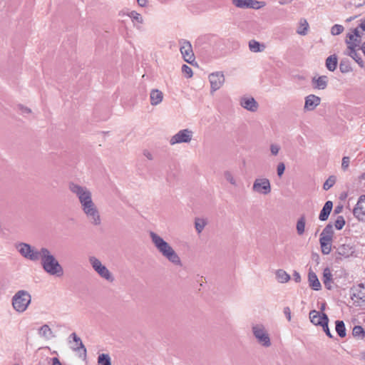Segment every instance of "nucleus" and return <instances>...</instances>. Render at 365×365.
I'll return each instance as SVG.
<instances>
[{"mask_svg": "<svg viewBox=\"0 0 365 365\" xmlns=\"http://www.w3.org/2000/svg\"><path fill=\"white\" fill-rule=\"evenodd\" d=\"M283 312H284V314L285 315L286 318L287 319V320L289 322H290L291 319H292V316H291V310H290L289 307H284L283 309Z\"/></svg>", "mask_w": 365, "mask_h": 365, "instance_id": "603ef678", "label": "nucleus"}, {"mask_svg": "<svg viewBox=\"0 0 365 365\" xmlns=\"http://www.w3.org/2000/svg\"><path fill=\"white\" fill-rule=\"evenodd\" d=\"M51 361H52L51 365H62V364L61 363V361H59V359L57 357L52 358Z\"/></svg>", "mask_w": 365, "mask_h": 365, "instance_id": "6e6d98bb", "label": "nucleus"}, {"mask_svg": "<svg viewBox=\"0 0 365 365\" xmlns=\"http://www.w3.org/2000/svg\"><path fill=\"white\" fill-rule=\"evenodd\" d=\"M348 39L346 40V43L348 45V48H360L361 43V36L359 30V28H356L353 30L351 34H347Z\"/></svg>", "mask_w": 365, "mask_h": 365, "instance_id": "ddd939ff", "label": "nucleus"}, {"mask_svg": "<svg viewBox=\"0 0 365 365\" xmlns=\"http://www.w3.org/2000/svg\"><path fill=\"white\" fill-rule=\"evenodd\" d=\"M308 281H309V287L312 289H314L315 291H319L321 289V288H322L321 283H320L317 274L311 269L309 271V273H308Z\"/></svg>", "mask_w": 365, "mask_h": 365, "instance_id": "5701e85b", "label": "nucleus"}, {"mask_svg": "<svg viewBox=\"0 0 365 365\" xmlns=\"http://www.w3.org/2000/svg\"><path fill=\"white\" fill-rule=\"evenodd\" d=\"M348 55L352 58L361 68H365V61L360 55L356 52V48H349Z\"/></svg>", "mask_w": 365, "mask_h": 365, "instance_id": "7c9ffc66", "label": "nucleus"}, {"mask_svg": "<svg viewBox=\"0 0 365 365\" xmlns=\"http://www.w3.org/2000/svg\"><path fill=\"white\" fill-rule=\"evenodd\" d=\"M339 70L342 73H346L352 71L350 62L347 58H343L339 63Z\"/></svg>", "mask_w": 365, "mask_h": 365, "instance_id": "72a5a7b5", "label": "nucleus"}, {"mask_svg": "<svg viewBox=\"0 0 365 365\" xmlns=\"http://www.w3.org/2000/svg\"><path fill=\"white\" fill-rule=\"evenodd\" d=\"M285 170V165L284 163H279L277 167V173L279 177H281Z\"/></svg>", "mask_w": 365, "mask_h": 365, "instance_id": "09e8293b", "label": "nucleus"}, {"mask_svg": "<svg viewBox=\"0 0 365 365\" xmlns=\"http://www.w3.org/2000/svg\"><path fill=\"white\" fill-rule=\"evenodd\" d=\"M309 24L305 19H301L299 21V27L297 30V33L299 35L304 36L307 34Z\"/></svg>", "mask_w": 365, "mask_h": 365, "instance_id": "f704fd0d", "label": "nucleus"}, {"mask_svg": "<svg viewBox=\"0 0 365 365\" xmlns=\"http://www.w3.org/2000/svg\"><path fill=\"white\" fill-rule=\"evenodd\" d=\"M293 279L296 282H300V281H301L300 274L298 272L294 271L293 273Z\"/></svg>", "mask_w": 365, "mask_h": 365, "instance_id": "864d4df0", "label": "nucleus"}, {"mask_svg": "<svg viewBox=\"0 0 365 365\" xmlns=\"http://www.w3.org/2000/svg\"><path fill=\"white\" fill-rule=\"evenodd\" d=\"M334 235L333 225L331 223L327 224L322 230L320 238L327 242H332Z\"/></svg>", "mask_w": 365, "mask_h": 365, "instance_id": "393cba45", "label": "nucleus"}, {"mask_svg": "<svg viewBox=\"0 0 365 365\" xmlns=\"http://www.w3.org/2000/svg\"><path fill=\"white\" fill-rule=\"evenodd\" d=\"M276 278L280 283L287 282L290 279L289 274L283 269H278L276 272Z\"/></svg>", "mask_w": 365, "mask_h": 365, "instance_id": "473e14b6", "label": "nucleus"}, {"mask_svg": "<svg viewBox=\"0 0 365 365\" xmlns=\"http://www.w3.org/2000/svg\"><path fill=\"white\" fill-rule=\"evenodd\" d=\"M192 136V132L188 129H183L178 131L176 134L171 137L170 143L175 145L177 143H189Z\"/></svg>", "mask_w": 365, "mask_h": 365, "instance_id": "9b49d317", "label": "nucleus"}, {"mask_svg": "<svg viewBox=\"0 0 365 365\" xmlns=\"http://www.w3.org/2000/svg\"><path fill=\"white\" fill-rule=\"evenodd\" d=\"M319 242L321 245L322 252L324 255H329L331 251V242H327L319 238Z\"/></svg>", "mask_w": 365, "mask_h": 365, "instance_id": "e433bc0d", "label": "nucleus"}, {"mask_svg": "<svg viewBox=\"0 0 365 365\" xmlns=\"http://www.w3.org/2000/svg\"><path fill=\"white\" fill-rule=\"evenodd\" d=\"M31 301V296L27 291L19 290L12 297V305L16 312H24Z\"/></svg>", "mask_w": 365, "mask_h": 365, "instance_id": "7ed1b4c3", "label": "nucleus"}, {"mask_svg": "<svg viewBox=\"0 0 365 365\" xmlns=\"http://www.w3.org/2000/svg\"><path fill=\"white\" fill-rule=\"evenodd\" d=\"M72 341L75 343V346H71V349L74 351L83 350V354L86 356V349L85 346L83 345L81 338L79 336H78L75 332L71 334L68 336V343L71 344Z\"/></svg>", "mask_w": 365, "mask_h": 365, "instance_id": "a211bd4d", "label": "nucleus"}, {"mask_svg": "<svg viewBox=\"0 0 365 365\" xmlns=\"http://www.w3.org/2000/svg\"><path fill=\"white\" fill-rule=\"evenodd\" d=\"M211 92L219 90L225 82V76L222 72H214L209 75Z\"/></svg>", "mask_w": 365, "mask_h": 365, "instance_id": "f8f14e48", "label": "nucleus"}, {"mask_svg": "<svg viewBox=\"0 0 365 365\" xmlns=\"http://www.w3.org/2000/svg\"><path fill=\"white\" fill-rule=\"evenodd\" d=\"M15 365H18V364H15Z\"/></svg>", "mask_w": 365, "mask_h": 365, "instance_id": "774afa93", "label": "nucleus"}, {"mask_svg": "<svg viewBox=\"0 0 365 365\" xmlns=\"http://www.w3.org/2000/svg\"><path fill=\"white\" fill-rule=\"evenodd\" d=\"M321 103V98L314 94H310L305 98L304 110L305 111L314 110Z\"/></svg>", "mask_w": 365, "mask_h": 365, "instance_id": "2eb2a0df", "label": "nucleus"}, {"mask_svg": "<svg viewBox=\"0 0 365 365\" xmlns=\"http://www.w3.org/2000/svg\"><path fill=\"white\" fill-rule=\"evenodd\" d=\"M136 28H137L138 29H140V26H136Z\"/></svg>", "mask_w": 365, "mask_h": 365, "instance_id": "69168bd1", "label": "nucleus"}, {"mask_svg": "<svg viewBox=\"0 0 365 365\" xmlns=\"http://www.w3.org/2000/svg\"><path fill=\"white\" fill-rule=\"evenodd\" d=\"M240 104L242 108L251 112H255L258 108V103L253 97H242Z\"/></svg>", "mask_w": 365, "mask_h": 365, "instance_id": "f3484780", "label": "nucleus"}, {"mask_svg": "<svg viewBox=\"0 0 365 365\" xmlns=\"http://www.w3.org/2000/svg\"><path fill=\"white\" fill-rule=\"evenodd\" d=\"M19 109L21 110L22 114L31 113V109L24 107L23 106H19Z\"/></svg>", "mask_w": 365, "mask_h": 365, "instance_id": "5fc2aeb1", "label": "nucleus"}, {"mask_svg": "<svg viewBox=\"0 0 365 365\" xmlns=\"http://www.w3.org/2000/svg\"><path fill=\"white\" fill-rule=\"evenodd\" d=\"M81 206L83 213L91 224L99 225L101 223L98 210L93 200Z\"/></svg>", "mask_w": 365, "mask_h": 365, "instance_id": "39448f33", "label": "nucleus"}, {"mask_svg": "<svg viewBox=\"0 0 365 365\" xmlns=\"http://www.w3.org/2000/svg\"><path fill=\"white\" fill-rule=\"evenodd\" d=\"M306 217L302 215L297 221L296 230L298 235L302 236L305 232Z\"/></svg>", "mask_w": 365, "mask_h": 365, "instance_id": "c756f323", "label": "nucleus"}, {"mask_svg": "<svg viewBox=\"0 0 365 365\" xmlns=\"http://www.w3.org/2000/svg\"><path fill=\"white\" fill-rule=\"evenodd\" d=\"M361 358L365 361V351L361 353Z\"/></svg>", "mask_w": 365, "mask_h": 365, "instance_id": "0e129e2a", "label": "nucleus"}, {"mask_svg": "<svg viewBox=\"0 0 365 365\" xmlns=\"http://www.w3.org/2000/svg\"><path fill=\"white\" fill-rule=\"evenodd\" d=\"M360 49L361 50L362 53H364L365 56V41L362 43V44L360 46Z\"/></svg>", "mask_w": 365, "mask_h": 365, "instance_id": "680f3d73", "label": "nucleus"}, {"mask_svg": "<svg viewBox=\"0 0 365 365\" xmlns=\"http://www.w3.org/2000/svg\"><path fill=\"white\" fill-rule=\"evenodd\" d=\"M327 316L324 312H319L316 310H312L309 312V319L311 322L317 326H321L323 324V318Z\"/></svg>", "mask_w": 365, "mask_h": 365, "instance_id": "aec40b11", "label": "nucleus"}, {"mask_svg": "<svg viewBox=\"0 0 365 365\" xmlns=\"http://www.w3.org/2000/svg\"><path fill=\"white\" fill-rule=\"evenodd\" d=\"M224 177L227 182H229L231 185L234 186H237L235 178L230 171H225L224 173Z\"/></svg>", "mask_w": 365, "mask_h": 365, "instance_id": "37998d69", "label": "nucleus"}, {"mask_svg": "<svg viewBox=\"0 0 365 365\" xmlns=\"http://www.w3.org/2000/svg\"><path fill=\"white\" fill-rule=\"evenodd\" d=\"M359 27L365 31V19L361 20Z\"/></svg>", "mask_w": 365, "mask_h": 365, "instance_id": "bf43d9fd", "label": "nucleus"}, {"mask_svg": "<svg viewBox=\"0 0 365 365\" xmlns=\"http://www.w3.org/2000/svg\"><path fill=\"white\" fill-rule=\"evenodd\" d=\"M150 237L156 249L164 257L175 265H182L180 257L166 241L154 232H150Z\"/></svg>", "mask_w": 365, "mask_h": 365, "instance_id": "f257e3e1", "label": "nucleus"}, {"mask_svg": "<svg viewBox=\"0 0 365 365\" xmlns=\"http://www.w3.org/2000/svg\"><path fill=\"white\" fill-rule=\"evenodd\" d=\"M338 58L336 54H333L327 58L325 61L326 68L329 71H334L337 67Z\"/></svg>", "mask_w": 365, "mask_h": 365, "instance_id": "cd10ccee", "label": "nucleus"}, {"mask_svg": "<svg viewBox=\"0 0 365 365\" xmlns=\"http://www.w3.org/2000/svg\"><path fill=\"white\" fill-rule=\"evenodd\" d=\"M143 154L148 160L153 159V155L149 151L145 150Z\"/></svg>", "mask_w": 365, "mask_h": 365, "instance_id": "13d9d810", "label": "nucleus"}, {"mask_svg": "<svg viewBox=\"0 0 365 365\" xmlns=\"http://www.w3.org/2000/svg\"><path fill=\"white\" fill-rule=\"evenodd\" d=\"M354 252L355 247L350 243L342 244L337 248L338 255L345 258L351 256Z\"/></svg>", "mask_w": 365, "mask_h": 365, "instance_id": "6ab92c4d", "label": "nucleus"}, {"mask_svg": "<svg viewBox=\"0 0 365 365\" xmlns=\"http://www.w3.org/2000/svg\"><path fill=\"white\" fill-rule=\"evenodd\" d=\"M40 254L41 266L46 273L57 277H61L63 274L62 266L48 249L41 247Z\"/></svg>", "mask_w": 365, "mask_h": 365, "instance_id": "f03ea898", "label": "nucleus"}, {"mask_svg": "<svg viewBox=\"0 0 365 365\" xmlns=\"http://www.w3.org/2000/svg\"><path fill=\"white\" fill-rule=\"evenodd\" d=\"M89 262L91 264L93 269L99 274L100 277L106 279L108 282H113L114 278L108 268L102 264L101 262L96 257H90Z\"/></svg>", "mask_w": 365, "mask_h": 365, "instance_id": "0eeeda50", "label": "nucleus"}, {"mask_svg": "<svg viewBox=\"0 0 365 365\" xmlns=\"http://www.w3.org/2000/svg\"><path fill=\"white\" fill-rule=\"evenodd\" d=\"M280 4H284V3L282 1H279Z\"/></svg>", "mask_w": 365, "mask_h": 365, "instance_id": "338daca9", "label": "nucleus"}, {"mask_svg": "<svg viewBox=\"0 0 365 365\" xmlns=\"http://www.w3.org/2000/svg\"><path fill=\"white\" fill-rule=\"evenodd\" d=\"M180 51L185 61L192 64L195 61V56L192 51V45L190 41L182 40L180 41Z\"/></svg>", "mask_w": 365, "mask_h": 365, "instance_id": "1a4fd4ad", "label": "nucleus"}, {"mask_svg": "<svg viewBox=\"0 0 365 365\" xmlns=\"http://www.w3.org/2000/svg\"><path fill=\"white\" fill-rule=\"evenodd\" d=\"M343 31L344 27L339 24H335L331 29V33L334 36L340 34Z\"/></svg>", "mask_w": 365, "mask_h": 365, "instance_id": "49530a36", "label": "nucleus"}, {"mask_svg": "<svg viewBox=\"0 0 365 365\" xmlns=\"http://www.w3.org/2000/svg\"><path fill=\"white\" fill-rule=\"evenodd\" d=\"M16 248L21 255L26 259L34 262L40 259L41 249L39 250H35L30 245L24 242L16 244Z\"/></svg>", "mask_w": 365, "mask_h": 365, "instance_id": "423d86ee", "label": "nucleus"}, {"mask_svg": "<svg viewBox=\"0 0 365 365\" xmlns=\"http://www.w3.org/2000/svg\"><path fill=\"white\" fill-rule=\"evenodd\" d=\"M349 157H346V156H344L343 158H342V163H341V168L343 170H346L349 167Z\"/></svg>", "mask_w": 365, "mask_h": 365, "instance_id": "3c124183", "label": "nucleus"}, {"mask_svg": "<svg viewBox=\"0 0 365 365\" xmlns=\"http://www.w3.org/2000/svg\"><path fill=\"white\" fill-rule=\"evenodd\" d=\"M40 336L46 339H50L53 337H54L53 333L51 330V329L49 327L47 324H43L38 329V331Z\"/></svg>", "mask_w": 365, "mask_h": 365, "instance_id": "c85d7f7f", "label": "nucleus"}, {"mask_svg": "<svg viewBox=\"0 0 365 365\" xmlns=\"http://www.w3.org/2000/svg\"><path fill=\"white\" fill-rule=\"evenodd\" d=\"M345 225V220L343 216L339 215L337 217L334 222V227L337 230H341Z\"/></svg>", "mask_w": 365, "mask_h": 365, "instance_id": "79ce46f5", "label": "nucleus"}, {"mask_svg": "<svg viewBox=\"0 0 365 365\" xmlns=\"http://www.w3.org/2000/svg\"><path fill=\"white\" fill-rule=\"evenodd\" d=\"M352 334L355 337L362 338L365 335V331L362 327L355 326L353 328Z\"/></svg>", "mask_w": 365, "mask_h": 365, "instance_id": "58836bf2", "label": "nucleus"}, {"mask_svg": "<svg viewBox=\"0 0 365 365\" xmlns=\"http://www.w3.org/2000/svg\"><path fill=\"white\" fill-rule=\"evenodd\" d=\"M356 298L365 302V286L359 284L351 289V298Z\"/></svg>", "mask_w": 365, "mask_h": 365, "instance_id": "412c9836", "label": "nucleus"}, {"mask_svg": "<svg viewBox=\"0 0 365 365\" xmlns=\"http://www.w3.org/2000/svg\"><path fill=\"white\" fill-rule=\"evenodd\" d=\"M323 283L325 287L330 290L332 288L331 283H333L332 274L329 268L327 267L323 271Z\"/></svg>", "mask_w": 365, "mask_h": 365, "instance_id": "a878e982", "label": "nucleus"}, {"mask_svg": "<svg viewBox=\"0 0 365 365\" xmlns=\"http://www.w3.org/2000/svg\"><path fill=\"white\" fill-rule=\"evenodd\" d=\"M323 319H324V322H323V324L321 325V327H322L323 331L326 333L327 336L331 339L333 337V336H332V334L329 330V326H328V324H329L328 316H325V317L323 318Z\"/></svg>", "mask_w": 365, "mask_h": 365, "instance_id": "ea45409f", "label": "nucleus"}, {"mask_svg": "<svg viewBox=\"0 0 365 365\" xmlns=\"http://www.w3.org/2000/svg\"><path fill=\"white\" fill-rule=\"evenodd\" d=\"M138 4L141 7H145L147 5L148 0H137Z\"/></svg>", "mask_w": 365, "mask_h": 365, "instance_id": "4d7b16f0", "label": "nucleus"}, {"mask_svg": "<svg viewBox=\"0 0 365 365\" xmlns=\"http://www.w3.org/2000/svg\"><path fill=\"white\" fill-rule=\"evenodd\" d=\"M99 365H111V359L108 354H101L98 357Z\"/></svg>", "mask_w": 365, "mask_h": 365, "instance_id": "4c0bfd02", "label": "nucleus"}, {"mask_svg": "<svg viewBox=\"0 0 365 365\" xmlns=\"http://www.w3.org/2000/svg\"><path fill=\"white\" fill-rule=\"evenodd\" d=\"M353 215L359 221L365 222V195L359 197L353 210Z\"/></svg>", "mask_w": 365, "mask_h": 365, "instance_id": "4468645a", "label": "nucleus"}, {"mask_svg": "<svg viewBox=\"0 0 365 365\" xmlns=\"http://www.w3.org/2000/svg\"><path fill=\"white\" fill-rule=\"evenodd\" d=\"M150 98L151 105L157 106L162 102L163 94L158 89H153L150 92Z\"/></svg>", "mask_w": 365, "mask_h": 365, "instance_id": "bb28decb", "label": "nucleus"}, {"mask_svg": "<svg viewBox=\"0 0 365 365\" xmlns=\"http://www.w3.org/2000/svg\"><path fill=\"white\" fill-rule=\"evenodd\" d=\"M342 206H337L334 209V213H339L341 212Z\"/></svg>", "mask_w": 365, "mask_h": 365, "instance_id": "052dcab7", "label": "nucleus"}, {"mask_svg": "<svg viewBox=\"0 0 365 365\" xmlns=\"http://www.w3.org/2000/svg\"><path fill=\"white\" fill-rule=\"evenodd\" d=\"M69 190L76 195L81 205L92 201V194L88 188L81 186L74 182L69 183Z\"/></svg>", "mask_w": 365, "mask_h": 365, "instance_id": "20e7f679", "label": "nucleus"}, {"mask_svg": "<svg viewBox=\"0 0 365 365\" xmlns=\"http://www.w3.org/2000/svg\"><path fill=\"white\" fill-rule=\"evenodd\" d=\"M249 48L251 51L257 53L262 51L264 48V46L255 40H251L249 42Z\"/></svg>", "mask_w": 365, "mask_h": 365, "instance_id": "c9c22d12", "label": "nucleus"}, {"mask_svg": "<svg viewBox=\"0 0 365 365\" xmlns=\"http://www.w3.org/2000/svg\"><path fill=\"white\" fill-rule=\"evenodd\" d=\"M280 150V146L277 144L270 145V152L272 155H277Z\"/></svg>", "mask_w": 365, "mask_h": 365, "instance_id": "8fccbe9b", "label": "nucleus"}, {"mask_svg": "<svg viewBox=\"0 0 365 365\" xmlns=\"http://www.w3.org/2000/svg\"><path fill=\"white\" fill-rule=\"evenodd\" d=\"M128 16H130V18L132 19V21L133 22L136 21L137 23H139V24H143V22L142 16L139 13H138L135 11H130V14H128Z\"/></svg>", "mask_w": 365, "mask_h": 365, "instance_id": "a19ab883", "label": "nucleus"}, {"mask_svg": "<svg viewBox=\"0 0 365 365\" xmlns=\"http://www.w3.org/2000/svg\"><path fill=\"white\" fill-rule=\"evenodd\" d=\"M312 86L314 88L324 90L327 87L328 77L327 76H320L318 78H313L312 80Z\"/></svg>", "mask_w": 365, "mask_h": 365, "instance_id": "4be33fe9", "label": "nucleus"}, {"mask_svg": "<svg viewBox=\"0 0 365 365\" xmlns=\"http://www.w3.org/2000/svg\"><path fill=\"white\" fill-rule=\"evenodd\" d=\"M335 183V178L334 176H330L329 178L324 182L323 185V189L325 190H329Z\"/></svg>", "mask_w": 365, "mask_h": 365, "instance_id": "a18cd8bd", "label": "nucleus"}, {"mask_svg": "<svg viewBox=\"0 0 365 365\" xmlns=\"http://www.w3.org/2000/svg\"><path fill=\"white\" fill-rule=\"evenodd\" d=\"M335 324V329L337 334L341 338L345 337L346 335V332L344 322L341 320H336Z\"/></svg>", "mask_w": 365, "mask_h": 365, "instance_id": "2f4dec72", "label": "nucleus"}, {"mask_svg": "<svg viewBox=\"0 0 365 365\" xmlns=\"http://www.w3.org/2000/svg\"><path fill=\"white\" fill-rule=\"evenodd\" d=\"M206 223L203 219H196L195 222V227L198 233H200L204 229Z\"/></svg>", "mask_w": 365, "mask_h": 365, "instance_id": "c03bdc74", "label": "nucleus"}, {"mask_svg": "<svg viewBox=\"0 0 365 365\" xmlns=\"http://www.w3.org/2000/svg\"><path fill=\"white\" fill-rule=\"evenodd\" d=\"M324 309H325V304H323L322 305V307H321V309H321V312H323V311L324 310Z\"/></svg>", "mask_w": 365, "mask_h": 365, "instance_id": "e2e57ef3", "label": "nucleus"}, {"mask_svg": "<svg viewBox=\"0 0 365 365\" xmlns=\"http://www.w3.org/2000/svg\"><path fill=\"white\" fill-rule=\"evenodd\" d=\"M252 190L256 192L267 195L271 192L270 182L267 178H257L253 183Z\"/></svg>", "mask_w": 365, "mask_h": 365, "instance_id": "9d476101", "label": "nucleus"}, {"mask_svg": "<svg viewBox=\"0 0 365 365\" xmlns=\"http://www.w3.org/2000/svg\"><path fill=\"white\" fill-rule=\"evenodd\" d=\"M252 333L258 343L262 346L268 347L271 345L269 336L262 324L252 326Z\"/></svg>", "mask_w": 365, "mask_h": 365, "instance_id": "6e6552de", "label": "nucleus"}, {"mask_svg": "<svg viewBox=\"0 0 365 365\" xmlns=\"http://www.w3.org/2000/svg\"><path fill=\"white\" fill-rule=\"evenodd\" d=\"M332 207H333L332 202L330 200L327 201L325 202V204L324 205V206L319 213V220H321V221L327 220L331 212Z\"/></svg>", "mask_w": 365, "mask_h": 365, "instance_id": "b1692460", "label": "nucleus"}, {"mask_svg": "<svg viewBox=\"0 0 365 365\" xmlns=\"http://www.w3.org/2000/svg\"><path fill=\"white\" fill-rule=\"evenodd\" d=\"M182 72L186 76L187 78H190L192 76V68L187 66L186 64H183L181 68Z\"/></svg>", "mask_w": 365, "mask_h": 365, "instance_id": "de8ad7c7", "label": "nucleus"}, {"mask_svg": "<svg viewBox=\"0 0 365 365\" xmlns=\"http://www.w3.org/2000/svg\"><path fill=\"white\" fill-rule=\"evenodd\" d=\"M232 4L238 8L258 9L262 7V2L257 0H232Z\"/></svg>", "mask_w": 365, "mask_h": 365, "instance_id": "dca6fc26", "label": "nucleus"}]
</instances>
